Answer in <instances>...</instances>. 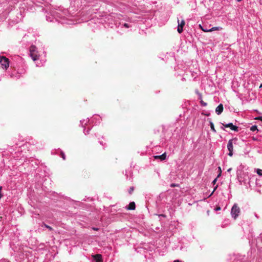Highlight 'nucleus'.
<instances>
[{"mask_svg": "<svg viewBox=\"0 0 262 262\" xmlns=\"http://www.w3.org/2000/svg\"><path fill=\"white\" fill-rule=\"evenodd\" d=\"M160 216H163V217H165V215L164 214H161Z\"/></svg>", "mask_w": 262, "mask_h": 262, "instance_id": "7c9ffc66", "label": "nucleus"}, {"mask_svg": "<svg viewBox=\"0 0 262 262\" xmlns=\"http://www.w3.org/2000/svg\"><path fill=\"white\" fill-rule=\"evenodd\" d=\"M92 229H93V230H95V231H98V230H99V228H96V227H93V228H92Z\"/></svg>", "mask_w": 262, "mask_h": 262, "instance_id": "393cba45", "label": "nucleus"}, {"mask_svg": "<svg viewBox=\"0 0 262 262\" xmlns=\"http://www.w3.org/2000/svg\"><path fill=\"white\" fill-rule=\"evenodd\" d=\"M0 64L2 68L7 70L9 67V60L5 56L0 57Z\"/></svg>", "mask_w": 262, "mask_h": 262, "instance_id": "f257e3e1", "label": "nucleus"}, {"mask_svg": "<svg viewBox=\"0 0 262 262\" xmlns=\"http://www.w3.org/2000/svg\"><path fill=\"white\" fill-rule=\"evenodd\" d=\"M234 141H236V139L235 138H234V139L230 140L228 141V145H227V148L229 151L228 155L230 157L232 156V155H233V142Z\"/></svg>", "mask_w": 262, "mask_h": 262, "instance_id": "7ed1b4c3", "label": "nucleus"}, {"mask_svg": "<svg viewBox=\"0 0 262 262\" xmlns=\"http://www.w3.org/2000/svg\"><path fill=\"white\" fill-rule=\"evenodd\" d=\"M134 190V187H130V188H129V190H128V192H129V194H132V192H133Z\"/></svg>", "mask_w": 262, "mask_h": 262, "instance_id": "a211bd4d", "label": "nucleus"}, {"mask_svg": "<svg viewBox=\"0 0 262 262\" xmlns=\"http://www.w3.org/2000/svg\"><path fill=\"white\" fill-rule=\"evenodd\" d=\"M154 159H160L161 161L164 160L166 158V153H164L162 155L160 156H154Z\"/></svg>", "mask_w": 262, "mask_h": 262, "instance_id": "6e6552de", "label": "nucleus"}, {"mask_svg": "<svg viewBox=\"0 0 262 262\" xmlns=\"http://www.w3.org/2000/svg\"><path fill=\"white\" fill-rule=\"evenodd\" d=\"M215 210H221V207L218 206L216 208H215Z\"/></svg>", "mask_w": 262, "mask_h": 262, "instance_id": "bb28decb", "label": "nucleus"}, {"mask_svg": "<svg viewBox=\"0 0 262 262\" xmlns=\"http://www.w3.org/2000/svg\"><path fill=\"white\" fill-rule=\"evenodd\" d=\"M30 56L34 61H35L38 59V56L37 54V51L33 53H30Z\"/></svg>", "mask_w": 262, "mask_h": 262, "instance_id": "9b49d317", "label": "nucleus"}, {"mask_svg": "<svg viewBox=\"0 0 262 262\" xmlns=\"http://www.w3.org/2000/svg\"><path fill=\"white\" fill-rule=\"evenodd\" d=\"M223 126L225 127H229L231 130H234L235 132H238V127L234 125L232 123H230L228 124H222Z\"/></svg>", "mask_w": 262, "mask_h": 262, "instance_id": "39448f33", "label": "nucleus"}, {"mask_svg": "<svg viewBox=\"0 0 262 262\" xmlns=\"http://www.w3.org/2000/svg\"><path fill=\"white\" fill-rule=\"evenodd\" d=\"M173 262H181V261L179 260H176Z\"/></svg>", "mask_w": 262, "mask_h": 262, "instance_id": "c756f323", "label": "nucleus"}, {"mask_svg": "<svg viewBox=\"0 0 262 262\" xmlns=\"http://www.w3.org/2000/svg\"><path fill=\"white\" fill-rule=\"evenodd\" d=\"M60 156L62 157V158L63 159V160H66V156L63 151H61Z\"/></svg>", "mask_w": 262, "mask_h": 262, "instance_id": "f3484780", "label": "nucleus"}, {"mask_svg": "<svg viewBox=\"0 0 262 262\" xmlns=\"http://www.w3.org/2000/svg\"><path fill=\"white\" fill-rule=\"evenodd\" d=\"M44 226H45V227H46L47 228L49 229L50 230H51V231L53 230V228H52V227H51V226H48V225H46V224H44Z\"/></svg>", "mask_w": 262, "mask_h": 262, "instance_id": "6ab92c4d", "label": "nucleus"}, {"mask_svg": "<svg viewBox=\"0 0 262 262\" xmlns=\"http://www.w3.org/2000/svg\"><path fill=\"white\" fill-rule=\"evenodd\" d=\"M36 51V48L35 46H31L30 48V53L35 52Z\"/></svg>", "mask_w": 262, "mask_h": 262, "instance_id": "f8f14e48", "label": "nucleus"}, {"mask_svg": "<svg viewBox=\"0 0 262 262\" xmlns=\"http://www.w3.org/2000/svg\"><path fill=\"white\" fill-rule=\"evenodd\" d=\"M217 186H216L215 187V188H214V190H213V192H212V194L213 193V192H214V191L215 190V189L217 188Z\"/></svg>", "mask_w": 262, "mask_h": 262, "instance_id": "cd10ccee", "label": "nucleus"}, {"mask_svg": "<svg viewBox=\"0 0 262 262\" xmlns=\"http://www.w3.org/2000/svg\"><path fill=\"white\" fill-rule=\"evenodd\" d=\"M210 125L211 130L214 132H216V130L215 129L214 124L211 121L210 122Z\"/></svg>", "mask_w": 262, "mask_h": 262, "instance_id": "ddd939ff", "label": "nucleus"}, {"mask_svg": "<svg viewBox=\"0 0 262 262\" xmlns=\"http://www.w3.org/2000/svg\"><path fill=\"white\" fill-rule=\"evenodd\" d=\"M136 208V204L134 202H130L126 207L127 210H135Z\"/></svg>", "mask_w": 262, "mask_h": 262, "instance_id": "9d476101", "label": "nucleus"}, {"mask_svg": "<svg viewBox=\"0 0 262 262\" xmlns=\"http://www.w3.org/2000/svg\"><path fill=\"white\" fill-rule=\"evenodd\" d=\"M217 178H218V177H217V178H215V179L213 181V182H212V184H213V185H214V184L216 183V181H217Z\"/></svg>", "mask_w": 262, "mask_h": 262, "instance_id": "b1692460", "label": "nucleus"}, {"mask_svg": "<svg viewBox=\"0 0 262 262\" xmlns=\"http://www.w3.org/2000/svg\"><path fill=\"white\" fill-rule=\"evenodd\" d=\"M240 212V209L237 205V204H234L232 209L231 211V214L232 216V217L236 219L237 216L238 215L239 213Z\"/></svg>", "mask_w": 262, "mask_h": 262, "instance_id": "f03ea898", "label": "nucleus"}, {"mask_svg": "<svg viewBox=\"0 0 262 262\" xmlns=\"http://www.w3.org/2000/svg\"><path fill=\"white\" fill-rule=\"evenodd\" d=\"M224 107L222 104H220L215 109V112L217 115H220L223 111Z\"/></svg>", "mask_w": 262, "mask_h": 262, "instance_id": "0eeeda50", "label": "nucleus"}, {"mask_svg": "<svg viewBox=\"0 0 262 262\" xmlns=\"http://www.w3.org/2000/svg\"><path fill=\"white\" fill-rule=\"evenodd\" d=\"M2 190V187L0 186V199L2 198L3 194L1 193V191Z\"/></svg>", "mask_w": 262, "mask_h": 262, "instance_id": "412c9836", "label": "nucleus"}, {"mask_svg": "<svg viewBox=\"0 0 262 262\" xmlns=\"http://www.w3.org/2000/svg\"><path fill=\"white\" fill-rule=\"evenodd\" d=\"M250 130L254 132L256 130H257V127L256 125H253L251 127Z\"/></svg>", "mask_w": 262, "mask_h": 262, "instance_id": "4468645a", "label": "nucleus"}, {"mask_svg": "<svg viewBox=\"0 0 262 262\" xmlns=\"http://www.w3.org/2000/svg\"><path fill=\"white\" fill-rule=\"evenodd\" d=\"M219 171H220V173L218 174L217 177H220V176H221V172H222V171H221V167H219Z\"/></svg>", "mask_w": 262, "mask_h": 262, "instance_id": "4be33fe9", "label": "nucleus"}, {"mask_svg": "<svg viewBox=\"0 0 262 262\" xmlns=\"http://www.w3.org/2000/svg\"><path fill=\"white\" fill-rule=\"evenodd\" d=\"M124 26L125 27H126V28H128V27H129V26H128V24H126V23H125V24H124Z\"/></svg>", "mask_w": 262, "mask_h": 262, "instance_id": "a878e982", "label": "nucleus"}, {"mask_svg": "<svg viewBox=\"0 0 262 262\" xmlns=\"http://www.w3.org/2000/svg\"><path fill=\"white\" fill-rule=\"evenodd\" d=\"M199 27L202 29V30L205 32H212L213 31L219 30L222 29V28L221 27H212L210 29H204L201 25H199Z\"/></svg>", "mask_w": 262, "mask_h": 262, "instance_id": "423d86ee", "label": "nucleus"}, {"mask_svg": "<svg viewBox=\"0 0 262 262\" xmlns=\"http://www.w3.org/2000/svg\"><path fill=\"white\" fill-rule=\"evenodd\" d=\"M231 170H232V169L230 168L228 169L227 170V171H228V172H230Z\"/></svg>", "mask_w": 262, "mask_h": 262, "instance_id": "c85d7f7f", "label": "nucleus"}, {"mask_svg": "<svg viewBox=\"0 0 262 262\" xmlns=\"http://www.w3.org/2000/svg\"><path fill=\"white\" fill-rule=\"evenodd\" d=\"M255 119L262 121V117L260 116V117H256L255 118Z\"/></svg>", "mask_w": 262, "mask_h": 262, "instance_id": "5701e85b", "label": "nucleus"}, {"mask_svg": "<svg viewBox=\"0 0 262 262\" xmlns=\"http://www.w3.org/2000/svg\"><path fill=\"white\" fill-rule=\"evenodd\" d=\"M96 262H102V255L98 254L93 256Z\"/></svg>", "mask_w": 262, "mask_h": 262, "instance_id": "1a4fd4ad", "label": "nucleus"}, {"mask_svg": "<svg viewBox=\"0 0 262 262\" xmlns=\"http://www.w3.org/2000/svg\"><path fill=\"white\" fill-rule=\"evenodd\" d=\"M178 29L177 31L179 33H181L183 31V27L185 25V21L184 19H181L180 20L178 19Z\"/></svg>", "mask_w": 262, "mask_h": 262, "instance_id": "20e7f679", "label": "nucleus"}, {"mask_svg": "<svg viewBox=\"0 0 262 262\" xmlns=\"http://www.w3.org/2000/svg\"><path fill=\"white\" fill-rule=\"evenodd\" d=\"M256 172L258 175L262 176V170L261 169H257Z\"/></svg>", "mask_w": 262, "mask_h": 262, "instance_id": "dca6fc26", "label": "nucleus"}, {"mask_svg": "<svg viewBox=\"0 0 262 262\" xmlns=\"http://www.w3.org/2000/svg\"><path fill=\"white\" fill-rule=\"evenodd\" d=\"M170 186L171 187H179V185L178 184H174V183H172L170 185Z\"/></svg>", "mask_w": 262, "mask_h": 262, "instance_id": "aec40b11", "label": "nucleus"}, {"mask_svg": "<svg viewBox=\"0 0 262 262\" xmlns=\"http://www.w3.org/2000/svg\"><path fill=\"white\" fill-rule=\"evenodd\" d=\"M242 0H237L238 2H240Z\"/></svg>", "mask_w": 262, "mask_h": 262, "instance_id": "2f4dec72", "label": "nucleus"}, {"mask_svg": "<svg viewBox=\"0 0 262 262\" xmlns=\"http://www.w3.org/2000/svg\"><path fill=\"white\" fill-rule=\"evenodd\" d=\"M201 98H202V96H201V95H200V99H202ZM201 104L202 105H203V106H206L207 105V103L204 102L202 100H201Z\"/></svg>", "mask_w": 262, "mask_h": 262, "instance_id": "2eb2a0df", "label": "nucleus"}]
</instances>
